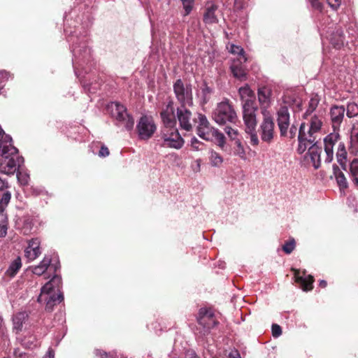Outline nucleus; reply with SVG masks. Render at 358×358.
Here are the masks:
<instances>
[{
	"label": "nucleus",
	"instance_id": "obj_1",
	"mask_svg": "<svg viewBox=\"0 0 358 358\" xmlns=\"http://www.w3.org/2000/svg\"><path fill=\"white\" fill-rule=\"evenodd\" d=\"M238 92L241 99L244 101L243 104V118L245 125V132L250 135L251 145H257L259 142L256 132L257 123L256 113L258 108L255 101V92L248 85L240 87Z\"/></svg>",
	"mask_w": 358,
	"mask_h": 358
},
{
	"label": "nucleus",
	"instance_id": "obj_2",
	"mask_svg": "<svg viewBox=\"0 0 358 358\" xmlns=\"http://www.w3.org/2000/svg\"><path fill=\"white\" fill-rule=\"evenodd\" d=\"M0 172L7 175H13L23 162L12 142H0Z\"/></svg>",
	"mask_w": 358,
	"mask_h": 358
},
{
	"label": "nucleus",
	"instance_id": "obj_3",
	"mask_svg": "<svg viewBox=\"0 0 358 358\" xmlns=\"http://www.w3.org/2000/svg\"><path fill=\"white\" fill-rule=\"evenodd\" d=\"M62 279L55 275L42 288L38 301L45 303V310L48 312L52 311L54 306L64 300V296L60 292L59 286Z\"/></svg>",
	"mask_w": 358,
	"mask_h": 358
},
{
	"label": "nucleus",
	"instance_id": "obj_4",
	"mask_svg": "<svg viewBox=\"0 0 358 358\" xmlns=\"http://www.w3.org/2000/svg\"><path fill=\"white\" fill-rule=\"evenodd\" d=\"M213 118L219 125L235 124L238 121L236 113L229 100L217 105L213 113Z\"/></svg>",
	"mask_w": 358,
	"mask_h": 358
},
{
	"label": "nucleus",
	"instance_id": "obj_5",
	"mask_svg": "<svg viewBox=\"0 0 358 358\" xmlns=\"http://www.w3.org/2000/svg\"><path fill=\"white\" fill-rule=\"evenodd\" d=\"M108 108L110 110L111 116L116 120V124L122 126L127 131L134 128V120L131 115L129 114L127 108L119 102H112Z\"/></svg>",
	"mask_w": 358,
	"mask_h": 358
},
{
	"label": "nucleus",
	"instance_id": "obj_6",
	"mask_svg": "<svg viewBox=\"0 0 358 358\" xmlns=\"http://www.w3.org/2000/svg\"><path fill=\"white\" fill-rule=\"evenodd\" d=\"M176 98L180 106H192L193 104L192 86L185 83L180 78L177 79L173 85Z\"/></svg>",
	"mask_w": 358,
	"mask_h": 358
},
{
	"label": "nucleus",
	"instance_id": "obj_7",
	"mask_svg": "<svg viewBox=\"0 0 358 358\" xmlns=\"http://www.w3.org/2000/svg\"><path fill=\"white\" fill-rule=\"evenodd\" d=\"M161 137L163 139L162 147L180 149L184 144V140L180 136L176 126L163 127L161 130Z\"/></svg>",
	"mask_w": 358,
	"mask_h": 358
},
{
	"label": "nucleus",
	"instance_id": "obj_8",
	"mask_svg": "<svg viewBox=\"0 0 358 358\" xmlns=\"http://www.w3.org/2000/svg\"><path fill=\"white\" fill-rule=\"evenodd\" d=\"M194 123H198L196 126V134L199 137L206 140L211 141L216 129L211 126L205 115L201 113H196L193 119Z\"/></svg>",
	"mask_w": 358,
	"mask_h": 358
},
{
	"label": "nucleus",
	"instance_id": "obj_9",
	"mask_svg": "<svg viewBox=\"0 0 358 358\" xmlns=\"http://www.w3.org/2000/svg\"><path fill=\"white\" fill-rule=\"evenodd\" d=\"M263 120L260 124L259 133L261 139L267 143H271L275 136V122L268 111H262Z\"/></svg>",
	"mask_w": 358,
	"mask_h": 358
},
{
	"label": "nucleus",
	"instance_id": "obj_10",
	"mask_svg": "<svg viewBox=\"0 0 358 358\" xmlns=\"http://www.w3.org/2000/svg\"><path fill=\"white\" fill-rule=\"evenodd\" d=\"M317 136L318 134L315 132L311 131L310 130H308V131H306V123H301L299 129L298 135V153L303 154L306 150L309 145H317Z\"/></svg>",
	"mask_w": 358,
	"mask_h": 358
},
{
	"label": "nucleus",
	"instance_id": "obj_11",
	"mask_svg": "<svg viewBox=\"0 0 358 358\" xmlns=\"http://www.w3.org/2000/svg\"><path fill=\"white\" fill-rule=\"evenodd\" d=\"M156 129L157 127L153 119L147 115H143L136 125L137 133L141 140L150 139Z\"/></svg>",
	"mask_w": 358,
	"mask_h": 358
},
{
	"label": "nucleus",
	"instance_id": "obj_12",
	"mask_svg": "<svg viewBox=\"0 0 358 358\" xmlns=\"http://www.w3.org/2000/svg\"><path fill=\"white\" fill-rule=\"evenodd\" d=\"M197 322L203 327L204 333L208 332L210 329L215 327L218 322L215 317L213 310L211 308H201L199 310Z\"/></svg>",
	"mask_w": 358,
	"mask_h": 358
},
{
	"label": "nucleus",
	"instance_id": "obj_13",
	"mask_svg": "<svg viewBox=\"0 0 358 358\" xmlns=\"http://www.w3.org/2000/svg\"><path fill=\"white\" fill-rule=\"evenodd\" d=\"M177 119L181 129L189 131L192 129L194 117L186 106H180L177 108Z\"/></svg>",
	"mask_w": 358,
	"mask_h": 358
},
{
	"label": "nucleus",
	"instance_id": "obj_14",
	"mask_svg": "<svg viewBox=\"0 0 358 358\" xmlns=\"http://www.w3.org/2000/svg\"><path fill=\"white\" fill-rule=\"evenodd\" d=\"M291 271L294 274V282L299 285V287L305 292L310 291L313 289V282L315 281L314 277L311 275H308L306 278L305 277L306 271L304 270L302 273L303 275H300V270L291 268Z\"/></svg>",
	"mask_w": 358,
	"mask_h": 358
},
{
	"label": "nucleus",
	"instance_id": "obj_15",
	"mask_svg": "<svg viewBox=\"0 0 358 358\" xmlns=\"http://www.w3.org/2000/svg\"><path fill=\"white\" fill-rule=\"evenodd\" d=\"M164 127L176 126V118L175 115V109L173 107V101L170 100L160 113Z\"/></svg>",
	"mask_w": 358,
	"mask_h": 358
},
{
	"label": "nucleus",
	"instance_id": "obj_16",
	"mask_svg": "<svg viewBox=\"0 0 358 358\" xmlns=\"http://www.w3.org/2000/svg\"><path fill=\"white\" fill-rule=\"evenodd\" d=\"M345 108L343 106L334 105L331 106L329 112L331 125L334 131L339 129L343 120Z\"/></svg>",
	"mask_w": 358,
	"mask_h": 358
},
{
	"label": "nucleus",
	"instance_id": "obj_17",
	"mask_svg": "<svg viewBox=\"0 0 358 358\" xmlns=\"http://www.w3.org/2000/svg\"><path fill=\"white\" fill-rule=\"evenodd\" d=\"M278 126L280 130V135H286L287 130L290 124L289 113L287 106H282L277 113Z\"/></svg>",
	"mask_w": 358,
	"mask_h": 358
},
{
	"label": "nucleus",
	"instance_id": "obj_18",
	"mask_svg": "<svg viewBox=\"0 0 358 358\" xmlns=\"http://www.w3.org/2000/svg\"><path fill=\"white\" fill-rule=\"evenodd\" d=\"M339 135L338 133L330 134L324 139V151L327 157L325 162L329 163L332 161L334 157V146L338 141Z\"/></svg>",
	"mask_w": 358,
	"mask_h": 358
},
{
	"label": "nucleus",
	"instance_id": "obj_19",
	"mask_svg": "<svg viewBox=\"0 0 358 358\" xmlns=\"http://www.w3.org/2000/svg\"><path fill=\"white\" fill-rule=\"evenodd\" d=\"M321 153L322 148L318 145H312L308 149L306 155L315 169H319L321 166Z\"/></svg>",
	"mask_w": 358,
	"mask_h": 358
},
{
	"label": "nucleus",
	"instance_id": "obj_20",
	"mask_svg": "<svg viewBox=\"0 0 358 358\" xmlns=\"http://www.w3.org/2000/svg\"><path fill=\"white\" fill-rule=\"evenodd\" d=\"M217 6L213 2H207L206 4V11L203 15V22L206 24H215L218 22L215 15V11L217 10Z\"/></svg>",
	"mask_w": 358,
	"mask_h": 358
},
{
	"label": "nucleus",
	"instance_id": "obj_21",
	"mask_svg": "<svg viewBox=\"0 0 358 358\" xmlns=\"http://www.w3.org/2000/svg\"><path fill=\"white\" fill-rule=\"evenodd\" d=\"M271 89L268 86H262L258 89V100L262 108H267L271 103Z\"/></svg>",
	"mask_w": 358,
	"mask_h": 358
},
{
	"label": "nucleus",
	"instance_id": "obj_22",
	"mask_svg": "<svg viewBox=\"0 0 358 358\" xmlns=\"http://www.w3.org/2000/svg\"><path fill=\"white\" fill-rule=\"evenodd\" d=\"M25 255L29 260H34L41 255L39 241L38 239H32L29 242V245L25 250Z\"/></svg>",
	"mask_w": 358,
	"mask_h": 358
},
{
	"label": "nucleus",
	"instance_id": "obj_23",
	"mask_svg": "<svg viewBox=\"0 0 358 358\" xmlns=\"http://www.w3.org/2000/svg\"><path fill=\"white\" fill-rule=\"evenodd\" d=\"M28 319V314L26 312H19L13 317V331L18 334L22 330L23 324Z\"/></svg>",
	"mask_w": 358,
	"mask_h": 358
},
{
	"label": "nucleus",
	"instance_id": "obj_24",
	"mask_svg": "<svg viewBox=\"0 0 358 358\" xmlns=\"http://www.w3.org/2000/svg\"><path fill=\"white\" fill-rule=\"evenodd\" d=\"M50 263L51 259L48 257H45L38 265L32 267L31 271L34 274L40 276L45 273L48 268L50 266Z\"/></svg>",
	"mask_w": 358,
	"mask_h": 358
},
{
	"label": "nucleus",
	"instance_id": "obj_25",
	"mask_svg": "<svg viewBox=\"0 0 358 358\" xmlns=\"http://www.w3.org/2000/svg\"><path fill=\"white\" fill-rule=\"evenodd\" d=\"M344 38L345 37L343 30L340 28H338L332 34L330 41L335 48L340 49L343 45Z\"/></svg>",
	"mask_w": 358,
	"mask_h": 358
},
{
	"label": "nucleus",
	"instance_id": "obj_26",
	"mask_svg": "<svg viewBox=\"0 0 358 358\" xmlns=\"http://www.w3.org/2000/svg\"><path fill=\"white\" fill-rule=\"evenodd\" d=\"M231 71L233 76L240 80H245L247 78V72L241 64H233L231 66Z\"/></svg>",
	"mask_w": 358,
	"mask_h": 358
},
{
	"label": "nucleus",
	"instance_id": "obj_27",
	"mask_svg": "<svg viewBox=\"0 0 358 358\" xmlns=\"http://www.w3.org/2000/svg\"><path fill=\"white\" fill-rule=\"evenodd\" d=\"M349 150L356 155L358 152V127L354 125L350 135V145Z\"/></svg>",
	"mask_w": 358,
	"mask_h": 358
},
{
	"label": "nucleus",
	"instance_id": "obj_28",
	"mask_svg": "<svg viewBox=\"0 0 358 358\" xmlns=\"http://www.w3.org/2000/svg\"><path fill=\"white\" fill-rule=\"evenodd\" d=\"M334 174L336 179L337 183L340 188H346L348 187V182L344 173L340 170L339 167L334 165L333 167Z\"/></svg>",
	"mask_w": 358,
	"mask_h": 358
},
{
	"label": "nucleus",
	"instance_id": "obj_29",
	"mask_svg": "<svg viewBox=\"0 0 358 358\" xmlns=\"http://www.w3.org/2000/svg\"><path fill=\"white\" fill-rule=\"evenodd\" d=\"M21 266V259L20 257H17L10 264L5 274L13 278L17 274Z\"/></svg>",
	"mask_w": 358,
	"mask_h": 358
},
{
	"label": "nucleus",
	"instance_id": "obj_30",
	"mask_svg": "<svg viewBox=\"0 0 358 358\" xmlns=\"http://www.w3.org/2000/svg\"><path fill=\"white\" fill-rule=\"evenodd\" d=\"M351 180L356 187H358V159H354L350 164Z\"/></svg>",
	"mask_w": 358,
	"mask_h": 358
},
{
	"label": "nucleus",
	"instance_id": "obj_31",
	"mask_svg": "<svg viewBox=\"0 0 358 358\" xmlns=\"http://www.w3.org/2000/svg\"><path fill=\"white\" fill-rule=\"evenodd\" d=\"M336 157L338 162L343 166L345 164L347 158V151L343 143H339L338 144Z\"/></svg>",
	"mask_w": 358,
	"mask_h": 358
},
{
	"label": "nucleus",
	"instance_id": "obj_32",
	"mask_svg": "<svg viewBox=\"0 0 358 358\" xmlns=\"http://www.w3.org/2000/svg\"><path fill=\"white\" fill-rule=\"evenodd\" d=\"M322 125V120L316 115L311 117L308 130L318 134Z\"/></svg>",
	"mask_w": 358,
	"mask_h": 358
},
{
	"label": "nucleus",
	"instance_id": "obj_33",
	"mask_svg": "<svg viewBox=\"0 0 358 358\" xmlns=\"http://www.w3.org/2000/svg\"><path fill=\"white\" fill-rule=\"evenodd\" d=\"M209 159L211 165L213 166H220L223 162V158L220 154L213 150L210 152Z\"/></svg>",
	"mask_w": 358,
	"mask_h": 358
},
{
	"label": "nucleus",
	"instance_id": "obj_34",
	"mask_svg": "<svg viewBox=\"0 0 358 358\" xmlns=\"http://www.w3.org/2000/svg\"><path fill=\"white\" fill-rule=\"evenodd\" d=\"M10 199L11 194L9 192H6L3 194L2 197L0 199V215L3 216V213L10 202Z\"/></svg>",
	"mask_w": 358,
	"mask_h": 358
},
{
	"label": "nucleus",
	"instance_id": "obj_35",
	"mask_svg": "<svg viewBox=\"0 0 358 358\" xmlns=\"http://www.w3.org/2000/svg\"><path fill=\"white\" fill-rule=\"evenodd\" d=\"M320 99L317 96L312 97L309 101L308 108L304 115L306 116L311 114L317 108Z\"/></svg>",
	"mask_w": 358,
	"mask_h": 358
},
{
	"label": "nucleus",
	"instance_id": "obj_36",
	"mask_svg": "<svg viewBox=\"0 0 358 358\" xmlns=\"http://www.w3.org/2000/svg\"><path fill=\"white\" fill-rule=\"evenodd\" d=\"M346 115L350 118L358 115V105L355 103H349L347 106Z\"/></svg>",
	"mask_w": 358,
	"mask_h": 358
},
{
	"label": "nucleus",
	"instance_id": "obj_37",
	"mask_svg": "<svg viewBox=\"0 0 358 358\" xmlns=\"http://www.w3.org/2000/svg\"><path fill=\"white\" fill-rule=\"evenodd\" d=\"M235 145L236 147L234 148V155L239 156L242 159H245V149L239 139L235 141Z\"/></svg>",
	"mask_w": 358,
	"mask_h": 358
},
{
	"label": "nucleus",
	"instance_id": "obj_38",
	"mask_svg": "<svg viewBox=\"0 0 358 358\" xmlns=\"http://www.w3.org/2000/svg\"><path fill=\"white\" fill-rule=\"evenodd\" d=\"M213 138H215L218 146L222 150H224L225 143H226V138L222 133L216 129V134L213 136Z\"/></svg>",
	"mask_w": 358,
	"mask_h": 358
},
{
	"label": "nucleus",
	"instance_id": "obj_39",
	"mask_svg": "<svg viewBox=\"0 0 358 358\" xmlns=\"http://www.w3.org/2000/svg\"><path fill=\"white\" fill-rule=\"evenodd\" d=\"M296 247V242L294 238L289 239V241H286L285 244L282 245V250L286 254H291L293 250L295 249Z\"/></svg>",
	"mask_w": 358,
	"mask_h": 358
},
{
	"label": "nucleus",
	"instance_id": "obj_40",
	"mask_svg": "<svg viewBox=\"0 0 358 358\" xmlns=\"http://www.w3.org/2000/svg\"><path fill=\"white\" fill-rule=\"evenodd\" d=\"M2 219L0 221V237H5L7 234L8 229V220L6 217L1 216Z\"/></svg>",
	"mask_w": 358,
	"mask_h": 358
},
{
	"label": "nucleus",
	"instance_id": "obj_41",
	"mask_svg": "<svg viewBox=\"0 0 358 358\" xmlns=\"http://www.w3.org/2000/svg\"><path fill=\"white\" fill-rule=\"evenodd\" d=\"M224 130L231 140H234V141L237 140L236 137L238 136V131L236 129L232 128V127L231 125L227 124V126L224 127Z\"/></svg>",
	"mask_w": 358,
	"mask_h": 358
},
{
	"label": "nucleus",
	"instance_id": "obj_42",
	"mask_svg": "<svg viewBox=\"0 0 358 358\" xmlns=\"http://www.w3.org/2000/svg\"><path fill=\"white\" fill-rule=\"evenodd\" d=\"M185 9V16L188 15L192 10L193 0H182Z\"/></svg>",
	"mask_w": 358,
	"mask_h": 358
},
{
	"label": "nucleus",
	"instance_id": "obj_43",
	"mask_svg": "<svg viewBox=\"0 0 358 358\" xmlns=\"http://www.w3.org/2000/svg\"><path fill=\"white\" fill-rule=\"evenodd\" d=\"M213 92L212 89L208 87L206 84L204 85V87L202 88V94L203 96V103H206L209 99L208 96Z\"/></svg>",
	"mask_w": 358,
	"mask_h": 358
},
{
	"label": "nucleus",
	"instance_id": "obj_44",
	"mask_svg": "<svg viewBox=\"0 0 358 358\" xmlns=\"http://www.w3.org/2000/svg\"><path fill=\"white\" fill-rule=\"evenodd\" d=\"M297 131V128L295 125H292L289 128V130H287V134L286 135H280L282 137H287L289 138H294L296 136Z\"/></svg>",
	"mask_w": 358,
	"mask_h": 358
},
{
	"label": "nucleus",
	"instance_id": "obj_45",
	"mask_svg": "<svg viewBox=\"0 0 358 358\" xmlns=\"http://www.w3.org/2000/svg\"><path fill=\"white\" fill-rule=\"evenodd\" d=\"M271 330H272V335L275 338L278 337L282 334L281 327L277 324H273L272 325Z\"/></svg>",
	"mask_w": 358,
	"mask_h": 358
},
{
	"label": "nucleus",
	"instance_id": "obj_46",
	"mask_svg": "<svg viewBox=\"0 0 358 358\" xmlns=\"http://www.w3.org/2000/svg\"><path fill=\"white\" fill-rule=\"evenodd\" d=\"M310 3L313 8L322 11L323 8L322 3L319 0H310Z\"/></svg>",
	"mask_w": 358,
	"mask_h": 358
},
{
	"label": "nucleus",
	"instance_id": "obj_47",
	"mask_svg": "<svg viewBox=\"0 0 358 358\" xmlns=\"http://www.w3.org/2000/svg\"><path fill=\"white\" fill-rule=\"evenodd\" d=\"M5 141L12 142V138L10 136L6 135L5 134L4 131L0 126V142H5Z\"/></svg>",
	"mask_w": 358,
	"mask_h": 358
},
{
	"label": "nucleus",
	"instance_id": "obj_48",
	"mask_svg": "<svg viewBox=\"0 0 358 358\" xmlns=\"http://www.w3.org/2000/svg\"><path fill=\"white\" fill-rule=\"evenodd\" d=\"M230 52L233 54L242 55L244 52V50L241 46L231 45Z\"/></svg>",
	"mask_w": 358,
	"mask_h": 358
},
{
	"label": "nucleus",
	"instance_id": "obj_49",
	"mask_svg": "<svg viewBox=\"0 0 358 358\" xmlns=\"http://www.w3.org/2000/svg\"><path fill=\"white\" fill-rule=\"evenodd\" d=\"M203 145L196 138L194 137L191 140V145L195 150H201L200 145Z\"/></svg>",
	"mask_w": 358,
	"mask_h": 358
},
{
	"label": "nucleus",
	"instance_id": "obj_50",
	"mask_svg": "<svg viewBox=\"0 0 358 358\" xmlns=\"http://www.w3.org/2000/svg\"><path fill=\"white\" fill-rule=\"evenodd\" d=\"M109 154H110V151H109L108 148L105 145H102L99 152V156L101 157H106L108 156Z\"/></svg>",
	"mask_w": 358,
	"mask_h": 358
},
{
	"label": "nucleus",
	"instance_id": "obj_51",
	"mask_svg": "<svg viewBox=\"0 0 358 358\" xmlns=\"http://www.w3.org/2000/svg\"><path fill=\"white\" fill-rule=\"evenodd\" d=\"M328 4L333 8V9H337L340 4L341 0H327Z\"/></svg>",
	"mask_w": 358,
	"mask_h": 358
},
{
	"label": "nucleus",
	"instance_id": "obj_52",
	"mask_svg": "<svg viewBox=\"0 0 358 358\" xmlns=\"http://www.w3.org/2000/svg\"><path fill=\"white\" fill-rule=\"evenodd\" d=\"M15 358H27L28 355L27 353L22 352L19 349H16L14 351Z\"/></svg>",
	"mask_w": 358,
	"mask_h": 358
},
{
	"label": "nucleus",
	"instance_id": "obj_53",
	"mask_svg": "<svg viewBox=\"0 0 358 358\" xmlns=\"http://www.w3.org/2000/svg\"><path fill=\"white\" fill-rule=\"evenodd\" d=\"M43 358H55V352L52 348H49L47 353Z\"/></svg>",
	"mask_w": 358,
	"mask_h": 358
},
{
	"label": "nucleus",
	"instance_id": "obj_54",
	"mask_svg": "<svg viewBox=\"0 0 358 358\" xmlns=\"http://www.w3.org/2000/svg\"><path fill=\"white\" fill-rule=\"evenodd\" d=\"M96 355L100 357V358H110V356L109 355V354H108L107 352H103V351H101V350H99L96 353Z\"/></svg>",
	"mask_w": 358,
	"mask_h": 358
},
{
	"label": "nucleus",
	"instance_id": "obj_55",
	"mask_svg": "<svg viewBox=\"0 0 358 358\" xmlns=\"http://www.w3.org/2000/svg\"><path fill=\"white\" fill-rule=\"evenodd\" d=\"M327 285V282L324 280H321L319 282V286L321 288H325Z\"/></svg>",
	"mask_w": 358,
	"mask_h": 358
},
{
	"label": "nucleus",
	"instance_id": "obj_56",
	"mask_svg": "<svg viewBox=\"0 0 358 358\" xmlns=\"http://www.w3.org/2000/svg\"><path fill=\"white\" fill-rule=\"evenodd\" d=\"M2 324H3V319L1 317H0V329L2 327Z\"/></svg>",
	"mask_w": 358,
	"mask_h": 358
},
{
	"label": "nucleus",
	"instance_id": "obj_57",
	"mask_svg": "<svg viewBox=\"0 0 358 358\" xmlns=\"http://www.w3.org/2000/svg\"><path fill=\"white\" fill-rule=\"evenodd\" d=\"M301 103H299V104L297 105V106H298V108H299V110H301Z\"/></svg>",
	"mask_w": 358,
	"mask_h": 358
},
{
	"label": "nucleus",
	"instance_id": "obj_58",
	"mask_svg": "<svg viewBox=\"0 0 358 358\" xmlns=\"http://www.w3.org/2000/svg\"><path fill=\"white\" fill-rule=\"evenodd\" d=\"M192 358H198V357H197L196 356H194V357H192Z\"/></svg>",
	"mask_w": 358,
	"mask_h": 358
}]
</instances>
